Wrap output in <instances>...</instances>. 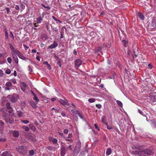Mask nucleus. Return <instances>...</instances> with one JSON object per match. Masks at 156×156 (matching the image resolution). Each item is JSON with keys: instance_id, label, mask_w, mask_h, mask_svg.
Listing matches in <instances>:
<instances>
[{"instance_id": "obj_14", "label": "nucleus", "mask_w": 156, "mask_h": 156, "mask_svg": "<svg viewBox=\"0 0 156 156\" xmlns=\"http://www.w3.org/2000/svg\"><path fill=\"white\" fill-rule=\"evenodd\" d=\"M49 139L50 141L52 142L53 144H55L57 143L58 141L57 139L52 137H50Z\"/></svg>"}, {"instance_id": "obj_53", "label": "nucleus", "mask_w": 156, "mask_h": 156, "mask_svg": "<svg viewBox=\"0 0 156 156\" xmlns=\"http://www.w3.org/2000/svg\"><path fill=\"white\" fill-rule=\"evenodd\" d=\"M6 10L7 14H9L10 12L9 8H6Z\"/></svg>"}, {"instance_id": "obj_40", "label": "nucleus", "mask_w": 156, "mask_h": 156, "mask_svg": "<svg viewBox=\"0 0 156 156\" xmlns=\"http://www.w3.org/2000/svg\"><path fill=\"white\" fill-rule=\"evenodd\" d=\"M107 126V128L108 129H113V127L111 126H108V124L106 125Z\"/></svg>"}, {"instance_id": "obj_63", "label": "nucleus", "mask_w": 156, "mask_h": 156, "mask_svg": "<svg viewBox=\"0 0 156 156\" xmlns=\"http://www.w3.org/2000/svg\"><path fill=\"white\" fill-rule=\"evenodd\" d=\"M73 53L75 55H76L77 54V51H76V49H74L73 50Z\"/></svg>"}, {"instance_id": "obj_12", "label": "nucleus", "mask_w": 156, "mask_h": 156, "mask_svg": "<svg viewBox=\"0 0 156 156\" xmlns=\"http://www.w3.org/2000/svg\"><path fill=\"white\" fill-rule=\"evenodd\" d=\"M58 43L55 41H54L52 44L49 46V48L51 49H53L56 48L58 46Z\"/></svg>"}, {"instance_id": "obj_3", "label": "nucleus", "mask_w": 156, "mask_h": 156, "mask_svg": "<svg viewBox=\"0 0 156 156\" xmlns=\"http://www.w3.org/2000/svg\"><path fill=\"white\" fill-rule=\"evenodd\" d=\"M2 116L6 123H9L12 124L13 122V120L11 118L8 117V115L5 112H4Z\"/></svg>"}, {"instance_id": "obj_48", "label": "nucleus", "mask_w": 156, "mask_h": 156, "mask_svg": "<svg viewBox=\"0 0 156 156\" xmlns=\"http://www.w3.org/2000/svg\"><path fill=\"white\" fill-rule=\"evenodd\" d=\"M96 106L98 109L101 108L102 107V106L101 104L96 105Z\"/></svg>"}, {"instance_id": "obj_22", "label": "nucleus", "mask_w": 156, "mask_h": 156, "mask_svg": "<svg viewBox=\"0 0 156 156\" xmlns=\"http://www.w3.org/2000/svg\"><path fill=\"white\" fill-rule=\"evenodd\" d=\"M12 57L15 62L18 64V59L16 55H13Z\"/></svg>"}, {"instance_id": "obj_25", "label": "nucleus", "mask_w": 156, "mask_h": 156, "mask_svg": "<svg viewBox=\"0 0 156 156\" xmlns=\"http://www.w3.org/2000/svg\"><path fill=\"white\" fill-rule=\"evenodd\" d=\"M112 153V150L110 148L107 149L106 152V154L107 155H109Z\"/></svg>"}, {"instance_id": "obj_59", "label": "nucleus", "mask_w": 156, "mask_h": 156, "mask_svg": "<svg viewBox=\"0 0 156 156\" xmlns=\"http://www.w3.org/2000/svg\"><path fill=\"white\" fill-rule=\"evenodd\" d=\"M12 81L13 83L14 84L16 83V82L15 79H12Z\"/></svg>"}, {"instance_id": "obj_36", "label": "nucleus", "mask_w": 156, "mask_h": 156, "mask_svg": "<svg viewBox=\"0 0 156 156\" xmlns=\"http://www.w3.org/2000/svg\"><path fill=\"white\" fill-rule=\"evenodd\" d=\"M12 84L11 82H8L6 83L5 84V86L6 87H10L11 86Z\"/></svg>"}, {"instance_id": "obj_50", "label": "nucleus", "mask_w": 156, "mask_h": 156, "mask_svg": "<svg viewBox=\"0 0 156 156\" xmlns=\"http://www.w3.org/2000/svg\"><path fill=\"white\" fill-rule=\"evenodd\" d=\"M101 47H99L96 50V53H98V52H99V51H101Z\"/></svg>"}, {"instance_id": "obj_18", "label": "nucleus", "mask_w": 156, "mask_h": 156, "mask_svg": "<svg viewBox=\"0 0 156 156\" xmlns=\"http://www.w3.org/2000/svg\"><path fill=\"white\" fill-rule=\"evenodd\" d=\"M18 56L19 57V58H20L22 59L25 60L26 59V58L25 56H24L20 52V53L18 54Z\"/></svg>"}, {"instance_id": "obj_19", "label": "nucleus", "mask_w": 156, "mask_h": 156, "mask_svg": "<svg viewBox=\"0 0 156 156\" xmlns=\"http://www.w3.org/2000/svg\"><path fill=\"white\" fill-rule=\"evenodd\" d=\"M30 105L34 108H36L37 107V104L34 101H31L30 102Z\"/></svg>"}, {"instance_id": "obj_64", "label": "nucleus", "mask_w": 156, "mask_h": 156, "mask_svg": "<svg viewBox=\"0 0 156 156\" xmlns=\"http://www.w3.org/2000/svg\"><path fill=\"white\" fill-rule=\"evenodd\" d=\"M72 137V133H70L69 134L68 137L69 138H71Z\"/></svg>"}, {"instance_id": "obj_39", "label": "nucleus", "mask_w": 156, "mask_h": 156, "mask_svg": "<svg viewBox=\"0 0 156 156\" xmlns=\"http://www.w3.org/2000/svg\"><path fill=\"white\" fill-rule=\"evenodd\" d=\"M21 122L26 124H27L29 122V121L27 120H22Z\"/></svg>"}, {"instance_id": "obj_29", "label": "nucleus", "mask_w": 156, "mask_h": 156, "mask_svg": "<svg viewBox=\"0 0 156 156\" xmlns=\"http://www.w3.org/2000/svg\"><path fill=\"white\" fill-rule=\"evenodd\" d=\"M22 128L23 129H24L25 130L26 132H28L29 130V127L27 126H22Z\"/></svg>"}, {"instance_id": "obj_31", "label": "nucleus", "mask_w": 156, "mask_h": 156, "mask_svg": "<svg viewBox=\"0 0 156 156\" xmlns=\"http://www.w3.org/2000/svg\"><path fill=\"white\" fill-rule=\"evenodd\" d=\"M76 114H77L80 117V118L81 119L83 118V116L82 114H81L80 112H79L78 111H76Z\"/></svg>"}, {"instance_id": "obj_57", "label": "nucleus", "mask_w": 156, "mask_h": 156, "mask_svg": "<svg viewBox=\"0 0 156 156\" xmlns=\"http://www.w3.org/2000/svg\"><path fill=\"white\" fill-rule=\"evenodd\" d=\"M55 113H58L59 112V110L57 109H55Z\"/></svg>"}, {"instance_id": "obj_21", "label": "nucleus", "mask_w": 156, "mask_h": 156, "mask_svg": "<svg viewBox=\"0 0 156 156\" xmlns=\"http://www.w3.org/2000/svg\"><path fill=\"white\" fill-rule=\"evenodd\" d=\"M13 135L14 137H17L19 136V133L18 131H13Z\"/></svg>"}, {"instance_id": "obj_33", "label": "nucleus", "mask_w": 156, "mask_h": 156, "mask_svg": "<svg viewBox=\"0 0 156 156\" xmlns=\"http://www.w3.org/2000/svg\"><path fill=\"white\" fill-rule=\"evenodd\" d=\"M122 42L124 46L126 47H127L128 44V42L125 40H123L122 41Z\"/></svg>"}, {"instance_id": "obj_44", "label": "nucleus", "mask_w": 156, "mask_h": 156, "mask_svg": "<svg viewBox=\"0 0 156 156\" xmlns=\"http://www.w3.org/2000/svg\"><path fill=\"white\" fill-rule=\"evenodd\" d=\"M6 141V139L5 138H0V142H5Z\"/></svg>"}, {"instance_id": "obj_26", "label": "nucleus", "mask_w": 156, "mask_h": 156, "mask_svg": "<svg viewBox=\"0 0 156 156\" xmlns=\"http://www.w3.org/2000/svg\"><path fill=\"white\" fill-rule=\"evenodd\" d=\"M10 100L12 102L14 103L16 102V99L14 96H12Z\"/></svg>"}, {"instance_id": "obj_58", "label": "nucleus", "mask_w": 156, "mask_h": 156, "mask_svg": "<svg viewBox=\"0 0 156 156\" xmlns=\"http://www.w3.org/2000/svg\"><path fill=\"white\" fill-rule=\"evenodd\" d=\"M15 8L16 10H19V7L18 5H16Z\"/></svg>"}, {"instance_id": "obj_27", "label": "nucleus", "mask_w": 156, "mask_h": 156, "mask_svg": "<svg viewBox=\"0 0 156 156\" xmlns=\"http://www.w3.org/2000/svg\"><path fill=\"white\" fill-rule=\"evenodd\" d=\"M9 153L7 151H5L2 153V156H9Z\"/></svg>"}, {"instance_id": "obj_10", "label": "nucleus", "mask_w": 156, "mask_h": 156, "mask_svg": "<svg viewBox=\"0 0 156 156\" xmlns=\"http://www.w3.org/2000/svg\"><path fill=\"white\" fill-rule=\"evenodd\" d=\"M66 149L64 146H61V156H64L65 154Z\"/></svg>"}, {"instance_id": "obj_2", "label": "nucleus", "mask_w": 156, "mask_h": 156, "mask_svg": "<svg viewBox=\"0 0 156 156\" xmlns=\"http://www.w3.org/2000/svg\"><path fill=\"white\" fill-rule=\"evenodd\" d=\"M16 150L19 153L23 155H25L27 153V148L24 146H18L16 148Z\"/></svg>"}, {"instance_id": "obj_5", "label": "nucleus", "mask_w": 156, "mask_h": 156, "mask_svg": "<svg viewBox=\"0 0 156 156\" xmlns=\"http://www.w3.org/2000/svg\"><path fill=\"white\" fill-rule=\"evenodd\" d=\"M151 29H153L156 28V18L154 17L152 20L151 25Z\"/></svg>"}, {"instance_id": "obj_45", "label": "nucleus", "mask_w": 156, "mask_h": 156, "mask_svg": "<svg viewBox=\"0 0 156 156\" xmlns=\"http://www.w3.org/2000/svg\"><path fill=\"white\" fill-rule=\"evenodd\" d=\"M94 127H95V128L97 129L98 131H100V128L98 127V126L97 125L96 123L94 124Z\"/></svg>"}, {"instance_id": "obj_52", "label": "nucleus", "mask_w": 156, "mask_h": 156, "mask_svg": "<svg viewBox=\"0 0 156 156\" xmlns=\"http://www.w3.org/2000/svg\"><path fill=\"white\" fill-rule=\"evenodd\" d=\"M69 130L67 129H65L63 131V132L65 134H67L68 133Z\"/></svg>"}, {"instance_id": "obj_11", "label": "nucleus", "mask_w": 156, "mask_h": 156, "mask_svg": "<svg viewBox=\"0 0 156 156\" xmlns=\"http://www.w3.org/2000/svg\"><path fill=\"white\" fill-rule=\"evenodd\" d=\"M43 16H40L36 18L37 22V23H40L43 20Z\"/></svg>"}, {"instance_id": "obj_46", "label": "nucleus", "mask_w": 156, "mask_h": 156, "mask_svg": "<svg viewBox=\"0 0 156 156\" xmlns=\"http://www.w3.org/2000/svg\"><path fill=\"white\" fill-rule=\"evenodd\" d=\"M138 112L140 114H141V115H143V116H145L144 114V113H143V112H142V111H141L140 110V109H138Z\"/></svg>"}, {"instance_id": "obj_37", "label": "nucleus", "mask_w": 156, "mask_h": 156, "mask_svg": "<svg viewBox=\"0 0 156 156\" xmlns=\"http://www.w3.org/2000/svg\"><path fill=\"white\" fill-rule=\"evenodd\" d=\"M41 5L43 7H44V8H45L47 9L48 10H49L51 9V7L50 6H49L48 5L45 6L44 4H42Z\"/></svg>"}, {"instance_id": "obj_54", "label": "nucleus", "mask_w": 156, "mask_h": 156, "mask_svg": "<svg viewBox=\"0 0 156 156\" xmlns=\"http://www.w3.org/2000/svg\"><path fill=\"white\" fill-rule=\"evenodd\" d=\"M22 112H18V115L19 117H20V116H21L22 115Z\"/></svg>"}, {"instance_id": "obj_9", "label": "nucleus", "mask_w": 156, "mask_h": 156, "mask_svg": "<svg viewBox=\"0 0 156 156\" xmlns=\"http://www.w3.org/2000/svg\"><path fill=\"white\" fill-rule=\"evenodd\" d=\"M82 61L81 60L79 59H76L75 62V65L78 67L80 66L82 63Z\"/></svg>"}, {"instance_id": "obj_47", "label": "nucleus", "mask_w": 156, "mask_h": 156, "mask_svg": "<svg viewBox=\"0 0 156 156\" xmlns=\"http://www.w3.org/2000/svg\"><path fill=\"white\" fill-rule=\"evenodd\" d=\"M10 37L12 38L13 40H14V35L12 34V32H10Z\"/></svg>"}, {"instance_id": "obj_32", "label": "nucleus", "mask_w": 156, "mask_h": 156, "mask_svg": "<svg viewBox=\"0 0 156 156\" xmlns=\"http://www.w3.org/2000/svg\"><path fill=\"white\" fill-rule=\"evenodd\" d=\"M21 87H27V84L24 82H21L20 84Z\"/></svg>"}, {"instance_id": "obj_38", "label": "nucleus", "mask_w": 156, "mask_h": 156, "mask_svg": "<svg viewBox=\"0 0 156 156\" xmlns=\"http://www.w3.org/2000/svg\"><path fill=\"white\" fill-rule=\"evenodd\" d=\"M9 109V111H8V112L10 114H12V115H13V114L12 113H13V109L12 108H10Z\"/></svg>"}, {"instance_id": "obj_17", "label": "nucleus", "mask_w": 156, "mask_h": 156, "mask_svg": "<svg viewBox=\"0 0 156 156\" xmlns=\"http://www.w3.org/2000/svg\"><path fill=\"white\" fill-rule=\"evenodd\" d=\"M146 156V155H150L151 154V151L149 149H146L144 150Z\"/></svg>"}, {"instance_id": "obj_15", "label": "nucleus", "mask_w": 156, "mask_h": 156, "mask_svg": "<svg viewBox=\"0 0 156 156\" xmlns=\"http://www.w3.org/2000/svg\"><path fill=\"white\" fill-rule=\"evenodd\" d=\"M5 58L2 54L0 53V64H3Z\"/></svg>"}, {"instance_id": "obj_51", "label": "nucleus", "mask_w": 156, "mask_h": 156, "mask_svg": "<svg viewBox=\"0 0 156 156\" xmlns=\"http://www.w3.org/2000/svg\"><path fill=\"white\" fill-rule=\"evenodd\" d=\"M23 46L24 48H25V49L26 50L28 49V48H29V47L28 46H27V45L25 44H23Z\"/></svg>"}, {"instance_id": "obj_1", "label": "nucleus", "mask_w": 156, "mask_h": 156, "mask_svg": "<svg viewBox=\"0 0 156 156\" xmlns=\"http://www.w3.org/2000/svg\"><path fill=\"white\" fill-rule=\"evenodd\" d=\"M142 147L138 145H133L132 148L135 151L133 153L135 155H139L140 156H146L144 150L142 148Z\"/></svg>"}, {"instance_id": "obj_23", "label": "nucleus", "mask_w": 156, "mask_h": 156, "mask_svg": "<svg viewBox=\"0 0 156 156\" xmlns=\"http://www.w3.org/2000/svg\"><path fill=\"white\" fill-rule=\"evenodd\" d=\"M29 127L30 129L33 131H34L36 129V128L35 126L32 124L30 123L29 124Z\"/></svg>"}, {"instance_id": "obj_60", "label": "nucleus", "mask_w": 156, "mask_h": 156, "mask_svg": "<svg viewBox=\"0 0 156 156\" xmlns=\"http://www.w3.org/2000/svg\"><path fill=\"white\" fill-rule=\"evenodd\" d=\"M28 70L29 71H30L31 72L32 71V68H31V67L29 66H28Z\"/></svg>"}, {"instance_id": "obj_13", "label": "nucleus", "mask_w": 156, "mask_h": 156, "mask_svg": "<svg viewBox=\"0 0 156 156\" xmlns=\"http://www.w3.org/2000/svg\"><path fill=\"white\" fill-rule=\"evenodd\" d=\"M102 122L106 125L108 124V122L106 120V117L105 116H103L101 118Z\"/></svg>"}, {"instance_id": "obj_61", "label": "nucleus", "mask_w": 156, "mask_h": 156, "mask_svg": "<svg viewBox=\"0 0 156 156\" xmlns=\"http://www.w3.org/2000/svg\"><path fill=\"white\" fill-rule=\"evenodd\" d=\"M52 17L56 21L58 20H57V18L54 16H52Z\"/></svg>"}, {"instance_id": "obj_16", "label": "nucleus", "mask_w": 156, "mask_h": 156, "mask_svg": "<svg viewBox=\"0 0 156 156\" xmlns=\"http://www.w3.org/2000/svg\"><path fill=\"white\" fill-rule=\"evenodd\" d=\"M12 55L13 56V55H18L19 53H20V51L17 49H14L13 51H12Z\"/></svg>"}, {"instance_id": "obj_28", "label": "nucleus", "mask_w": 156, "mask_h": 156, "mask_svg": "<svg viewBox=\"0 0 156 156\" xmlns=\"http://www.w3.org/2000/svg\"><path fill=\"white\" fill-rule=\"evenodd\" d=\"M96 101V99L94 98H90L88 99V101L90 103H93Z\"/></svg>"}, {"instance_id": "obj_42", "label": "nucleus", "mask_w": 156, "mask_h": 156, "mask_svg": "<svg viewBox=\"0 0 156 156\" xmlns=\"http://www.w3.org/2000/svg\"><path fill=\"white\" fill-rule=\"evenodd\" d=\"M9 45L10 48L11 49V51H13V50H14L15 49V48L11 44H9Z\"/></svg>"}, {"instance_id": "obj_30", "label": "nucleus", "mask_w": 156, "mask_h": 156, "mask_svg": "<svg viewBox=\"0 0 156 156\" xmlns=\"http://www.w3.org/2000/svg\"><path fill=\"white\" fill-rule=\"evenodd\" d=\"M116 102L119 106L120 107H122V104L121 101L119 100H117Z\"/></svg>"}, {"instance_id": "obj_56", "label": "nucleus", "mask_w": 156, "mask_h": 156, "mask_svg": "<svg viewBox=\"0 0 156 156\" xmlns=\"http://www.w3.org/2000/svg\"><path fill=\"white\" fill-rule=\"evenodd\" d=\"M61 114L62 116L65 117L66 116V115L65 113V112H61Z\"/></svg>"}, {"instance_id": "obj_49", "label": "nucleus", "mask_w": 156, "mask_h": 156, "mask_svg": "<svg viewBox=\"0 0 156 156\" xmlns=\"http://www.w3.org/2000/svg\"><path fill=\"white\" fill-rule=\"evenodd\" d=\"M11 71L9 69H7L6 70L5 73L7 74H10L11 73Z\"/></svg>"}, {"instance_id": "obj_35", "label": "nucleus", "mask_w": 156, "mask_h": 156, "mask_svg": "<svg viewBox=\"0 0 156 156\" xmlns=\"http://www.w3.org/2000/svg\"><path fill=\"white\" fill-rule=\"evenodd\" d=\"M29 155L30 156H33L34 155V150H30L29 151Z\"/></svg>"}, {"instance_id": "obj_4", "label": "nucleus", "mask_w": 156, "mask_h": 156, "mask_svg": "<svg viewBox=\"0 0 156 156\" xmlns=\"http://www.w3.org/2000/svg\"><path fill=\"white\" fill-rule=\"evenodd\" d=\"M150 99V101L152 105H154V102H156V94H150L149 96Z\"/></svg>"}, {"instance_id": "obj_8", "label": "nucleus", "mask_w": 156, "mask_h": 156, "mask_svg": "<svg viewBox=\"0 0 156 156\" xmlns=\"http://www.w3.org/2000/svg\"><path fill=\"white\" fill-rule=\"evenodd\" d=\"M81 144L80 143H77L74 149V151L77 152V154L79 152Z\"/></svg>"}, {"instance_id": "obj_7", "label": "nucleus", "mask_w": 156, "mask_h": 156, "mask_svg": "<svg viewBox=\"0 0 156 156\" xmlns=\"http://www.w3.org/2000/svg\"><path fill=\"white\" fill-rule=\"evenodd\" d=\"M31 93L34 96L33 98V100L35 101L36 102V104H37L39 102V100L36 94L34 93L32 91H31Z\"/></svg>"}, {"instance_id": "obj_34", "label": "nucleus", "mask_w": 156, "mask_h": 156, "mask_svg": "<svg viewBox=\"0 0 156 156\" xmlns=\"http://www.w3.org/2000/svg\"><path fill=\"white\" fill-rule=\"evenodd\" d=\"M6 106L7 109H8L12 108V107L10 106V105L9 103H7L6 104Z\"/></svg>"}, {"instance_id": "obj_43", "label": "nucleus", "mask_w": 156, "mask_h": 156, "mask_svg": "<svg viewBox=\"0 0 156 156\" xmlns=\"http://www.w3.org/2000/svg\"><path fill=\"white\" fill-rule=\"evenodd\" d=\"M7 60L9 63H11L12 62V59L10 57L8 58Z\"/></svg>"}, {"instance_id": "obj_62", "label": "nucleus", "mask_w": 156, "mask_h": 156, "mask_svg": "<svg viewBox=\"0 0 156 156\" xmlns=\"http://www.w3.org/2000/svg\"><path fill=\"white\" fill-rule=\"evenodd\" d=\"M21 90L23 92H24L26 89V87H21Z\"/></svg>"}, {"instance_id": "obj_24", "label": "nucleus", "mask_w": 156, "mask_h": 156, "mask_svg": "<svg viewBox=\"0 0 156 156\" xmlns=\"http://www.w3.org/2000/svg\"><path fill=\"white\" fill-rule=\"evenodd\" d=\"M4 31L5 32V38L6 39H8L9 35L7 29L6 28L4 29Z\"/></svg>"}, {"instance_id": "obj_6", "label": "nucleus", "mask_w": 156, "mask_h": 156, "mask_svg": "<svg viewBox=\"0 0 156 156\" xmlns=\"http://www.w3.org/2000/svg\"><path fill=\"white\" fill-rule=\"evenodd\" d=\"M60 103L63 106L67 105H69L70 104L68 103V101L67 100H63L62 99H60L59 100Z\"/></svg>"}, {"instance_id": "obj_20", "label": "nucleus", "mask_w": 156, "mask_h": 156, "mask_svg": "<svg viewBox=\"0 0 156 156\" xmlns=\"http://www.w3.org/2000/svg\"><path fill=\"white\" fill-rule=\"evenodd\" d=\"M138 16L139 17L141 20H144V15L140 12H138Z\"/></svg>"}, {"instance_id": "obj_55", "label": "nucleus", "mask_w": 156, "mask_h": 156, "mask_svg": "<svg viewBox=\"0 0 156 156\" xmlns=\"http://www.w3.org/2000/svg\"><path fill=\"white\" fill-rule=\"evenodd\" d=\"M58 64L59 65V66L60 67H61L62 66V64H61V62L59 61H58L57 62Z\"/></svg>"}, {"instance_id": "obj_41", "label": "nucleus", "mask_w": 156, "mask_h": 156, "mask_svg": "<svg viewBox=\"0 0 156 156\" xmlns=\"http://www.w3.org/2000/svg\"><path fill=\"white\" fill-rule=\"evenodd\" d=\"M47 148L50 151H52L54 150V148L53 147L49 146L47 147Z\"/></svg>"}]
</instances>
